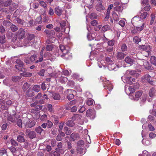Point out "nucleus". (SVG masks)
<instances>
[{
	"label": "nucleus",
	"mask_w": 156,
	"mask_h": 156,
	"mask_svg": "<svg viewBox=\"0 0 156 156\" xmlns=\"http://www.w3.org/2000/svg\"><path fill=\"white\" fill-rule=\"evenodd\" d=\"M23 123L27 128H31L34 126L35 122L34 121H31L26 118L24 119Z\"/></svg>",
	"instance_id": "nucleus-1"
},
{
	"label": "nucleus",
	"mask_w": 156,
	"mask_h": 156,
	"mask_svg": "<svg viewBox=\"0 0 156 156\" xmlns=\"http://www.w3.org/2000/svg\"><path fill=\"white\" fill-rule=\"evenodd\" d=\"M20 117L19 115H16L14 113L12 115H10L8 116L7 120L12 122H15L17 119Z\"/></svg>",
	"instance_id": "nucleus-2"
},
{
	"label": "nucleus",
	"mask_w": 156,
	"mask_h": 156,
	"mask_svg": "<svg viewBox=\"0 0 156 156\" xmlns=\"http://www.w3.org/2000/svg\"><path fill=\"white\" fill-rule=\"evenodd\" d=\"M122 81L125 83H127L129 84H131L133 82L135 81V78H132L131 77H125L123 76L122 77Z\"/></svg>",
	"instance_id": "nucleus-3"
},
{
	"label": "nucleus",
	"mask_w": 156,
	"mask_h": 156,
	"mask_svg": "<svg viewBox=\"0 0 156 156\" xmlns=\"http://www.w3.org/2000/svg\"><path fill=\"white\" fill-rule=\"evenodd\" d=\"M103 84L105 88L108 89L110 92L113 89V86L108 80L105 79L103 81Z\"/></svg>",
	"instance_id": "nucleus-4"
},
{
	"label": "nucleus",
	"mask_w": 156,
	"mask_h": 156,
	"mask_svg": "<svg viewBox=\"0 0 156 156\" xmlns=\"http://www.w3.org/2000/svg\"><path fill=\"white\" fill-rule=\"evenodd\" d=\"M16 34L19 39H22L25 36V31L24 29L22 28H20L19 29L17 32L16 33Z\"/></svg>",
	"instance_id": "nucleus-5"
},
{
	"label": "nucleus",
	"mask_w": 156,
	"mask_h": 156,
	"mask_svg": "<svg viewBox=\"0 0 156 156\" xmlns=\"http://www.w3.org/2000/svg\"><path fill=\"white\" fill-rule=\"evenodd\" d=\"M37 58V56L36 55H31L29 58H25L24 61L26 63L30 64V62H33L35 61V62Z\"/></svg>",
	"instance_id": "nucleus-6"
},
{
	"label": "nucleus",
	"mask_w": 156,
	"mask_h": 156,
	"mask_svg": "<svg viewBox=\"0 0 156 156\" xmlns=\"http://www.w3.org/2000/svg\"><path fill=\"white\" fill-rule=\"evenodd\" d=\"M76 93V91L70 89H68L67 90V98L69 100H71L74 97V94Z\"/></svg>",
	"instance_id": "nucleus-7"
},
{
	"label": "nucleus",
	"mask_w": 156,
	"mask_h": 156,
	"mask_svg": "<svg viewBox=\"0 0 156 156\" xmlns=\"http://www.w3.org/2000/svg\"><path fill=\"white\" fill-rule=\"evenodd\" d=\"M34 37V34H29L27 37V39L25 41V44L24 46H28L30 45V43L31 40H32Z\"/></svg>",
	"instance_id": "nucleus-8"
},
{
	"label": "nucleus",
	"mask_w": 156,
	"mask_h": 156,
	"mask_svg": "<svg viewBox=\"0 0 156 156\" xmlns=\"http://www.w3.org/2000/svg\"><path fill=\"white\" fill-rule=\"evenodd\" d=\"M25 133L26 135L30 139H32L36 137V134L34 131H30L27 129L26 130Z\"/></svg>",
	"instance_id": "nucleus-9"
},
{
	"label": "nucleus",
	"mask_w": 156,
	"mask_h": 156,
	"mask_svg": "<svg viewBox=\"0 0 156 156\" xmlns=\"http://www.w3.org/2000/svg\"><path fill=\"white\" fill-rule=\"evenodd\" d=\"M140 65L143 66L146 69H150V65L149 62L146 60H140Z\"/></svg>",
	"instance_id": "nucleus-10"
},
{
	"label": "nucleus",
	"mask_w": 156,
	"mask_h": 156,
	"mask_svg": "<svg viewBox=\"0 0 156 156\" xmlns=\"http://www.w3.org/2000/svg\"><path fill=\"white\" fill-rule=\"evenodd\" d=\"M59 48L61 51L63 53V54L61 55V57L65 56L69 52V51L66 49V48L63 45H60Z\"/></svg>",
	"instance_id": "nucleus-11"
},
{
	"label": "nucleus",
	"mask_w": 156,
	"mask_h": 156,
	"mask_svg": "<svg viewBox=\"0 0 156 156\" xmlns=\"http://www.w3.org/2000/svg\"><path fill=\"white\" fill-rule=\"evenodd\" d=\"M125 91L127 94L130 95L131 94L134 92L135 89L134 87L132 86L129 87L128 89L125 87Z\"/></svg>",
	"instance_id": "nucleus-12"
},
{
	"label": "nucleus",
	"mask_w": 156,
	"mask_h": 156,
	"mask_svg": "<svg viewBox=\"0 0 156 156\" xmlns=\"http://www.w3.org/2000/svg\"><path fill=\"white\" fill-rule=\"evenodd\" d=\"M96 1H97L98 4H97L96 6L97 10L99 11H101L102 10H104L105 9L104 7L102 5L101 2V0H95Z\"/></svg>",
	"instance_id": "nucleus-13"
},
{
	"label": "nucleus",
	"mask_w": 156,
	"mask_h": 156,
	"mask_svg": "<svg viewBox=\"0 0 156 156\" xmlns=\"http://www.w3.org/2000/svg\"><path fill=\"white\" fill-rule=\"evenodd\" d=\"M141 49L147 52L149 54V53L151 50V48L150 45H144L141 46Z\"/></svg>",
	"instance_id": "nucleus-14"
},
{
	"label": "nucleus",
	"mask_w": 156,
	"mask_h": 156,
	"mask_svg": "<svg viewBox=\"0 0 156 156\" xmlns=\"http://www.w3.org/2000/svg\"><path fill=\"white\" fill-rule=\"evenodd\" d=\"M11 2L12 0H6L4 2H0V7H6L10 5Z\"/></svg>",
	"instance_id": "nucleus-15"
},
{
	"label": "nucleus",
	"mask_w": 156,
	"mask_h": 156,
	"mask_svg": "<svg viewBox=\"0 0 156 156\" xmlns=\"http://www.w3.org/2000/svg\"><path fill=\"white\" fill-rule=\"evenodd\" d=\"M70 137L71 140L74 141L75 140L79 139V134L77 133H73L71 135Z\"/></svg>",
	"instance_id": "nucleus-16"
},
{
	"label": "nucleus",
	"mask_w": 156,
	"mask_h": 156,
	"mask_svg": "<svg viewBox=\"0 0 156 156\" xmlns=\"http://www.w3.org/2000/svg\"><path fill=\"white\" fill-rule=\"evenodd\" d=\"M38 101H36L34 103L31 105V106L32 107L36 106L37 111L39 110L42 109V106L41 105H38Z\"/></svg>",
	"instance_id": "nucleus-17"
},
{
	"label": "nucleus",
	"mask_w": 156,
	"mask_h": 156,
	"mask_svg": "<svg viewBox=\"0 0 156 156\" xmlns=\"http://www.w3.org/2000/svg\"><path fill=\"white\" fill-rule=\"evenodd\" d=\"M62 12V10L59 7H56L55 8V13L58 16H61Z\"/></svg>",
	"instance_id": "nucleus-18"
},
{
	"label": "nucleus",
	"mask_w": 156,
	"mask_h": 156,
	"mask_svg": "<svg viewBox=\"0 0 156 156\" xmlns=\"http://www.w3.org/2000/svg\"><path fill=\"white\" fill-rule=\"evenodd\" d=\"M60 27L62 28V31H65V28L64 27L66 26V23L65 20H62L59 22Z\"/></svg>",
	"instance_id": "nucleus-19"
},
{
	"label": "nucleus",
	"mask_w": 156,
	"mask_h": 156,
	"mask_svg": "<svg viewBox=\"0 0 156 156\" xmlns=\"http://www.w3.org/2000/svg\"><path fill=\"white\" fill-rule=\"evenodd\" d=\"M18 7V5L14 3H12L9 6V9L12 11H13L16 9Z\"/></svg>",
	"instance_id": "nucleus-20"
},
{
	"label": "nucleus",
	"mask_w": 156,
	"mask_h": 156,
	"mask_svg": "<svg viewBox=\"0 0 156 156\" xmlns=\"http://www.w3.org/2000/svg\"><path fill=\"white\" fill-rule=\"evenodd\" d=\"M17 140L20 143L25 142V139L24 136L22 135H19L17 137Z\"/></svg>",
	"instance_id": "nucleus-21"
},
{
	"label": "nucleus",
	"mask_w": 156,
	"mask_h": 156,
	"mask_svg": "<svg viewBox=\"0 0 156 156\" xmlns=\"http://www.w3.org/2000/svg\"><path fill=\"white\" fill-rule=\"evenodd\" d=\"M142 92L140 91H138L135 93V97L133 98L135 100H137L142 95Z\"/></svg>",
	"instance_id": "nucleus-22"
},
{
	"label": "nucleus",
	"mask_w": 156,
	"mask_h": 156,
	"mask_svg": "<svg viewBox=\"0 0 156 156\" xmlns=\"http://www.w3.org/2000/svg\"><path fill=\"white\" fill-rule=\"evenodd\" d=\"M143 78L145 80H146L148 82L151 84H153V81L150 80L151 76L148 74L145 75Z\"/></svg>",
	"instance_id": "nucleus-23"
},
{
	"label": "nucleus",
	"mask_w": 156,
	"mask_h": 156,
	"mask_svg": "<svg viewBox=\"0 0 156 156\" xmlns=\"http://www.w3.org/2000/svg\"><path fill=\"white\" fill-rule=\"evenodd\" d=\"M44 32L48 36H52L55 34V31L53 30H45Z\"/></svg>",
	"instance_id": "nucleus-24"
},
{
	"label": "nucleus",
	"mask_w": 156,
	"mask_h": 156,
	"mask_svg": "<svg viewBox=\"0 0 156 156\" xmlns=\"http://www.w3.org/2000/svg\"><path fill=\"white\" fill-rule=\"evenodd\" d=\"M126 55L122 52H119L117 55V57L119 59H123L126 56Z\"/></svg>",
	"instance_id": "nucleus-25"
},
{
	"label": "nucleus",
	"mask_w": 156,
	"mask_h": 156,
	"mask_svg": "<svg viewBox=\"0 0 156 156\" xmlns=\"http://www.w3.org/2000/svg\"><path fill=\"white\" fill-rule=\"evenodd\" d=\"M125 60L126 63L130 65L132 64L133 62V60L129 56L126 57L125 58Z\"/></svg>",
	"instance_id": "nucleus-26"
},
{
	"label": "nucleus",
	"mask_w": 156,
	"mask_h": 156,
	"mask_svg": "<svg viewBox=\"0 0 156 156\" xmlns=\"http://www.w3.org/2000/svg\"><path fill=\"white\" fill-rule=\"evenodd\" d=\"M23 66H21V65H17L15 66V67L17 69L21 71H24L25 70V69L23 67Z\"/></svg>",
	"instance_id": "nucleus-27"
},
{
	"label": "nucleus",
	"mask_w": 156,
	"mask_h": 156,
	"mask_svg": "<svg viewBox=\"0 0 156 156\" xmlns=\"http://www.w3.org/2000/svg\"><path fill=\"white\" fill-rule=\"evenodd\" d=\"M112 16L115 21H117L119 20V16L115 12H112Z\"/></svg>",
	"instance_id": "nucleus-28"
},
{
	"label": "nucleus",
	"mask_w": 156,
	"mask_h": 156,
	"mask_svg": "<svg viewBox=\"0 0 156 156\" xmlns=\"http://www.w3.org/2000/svg\"><path fill=\"white\" fill-rule=\"evenodd\" d=\"M148 13L146 12H143V13H141V15L140 16V19L143 20H145L147 15Z\"/></svg>",
	"instance_id": "nucleus-29"
},
{
	"label": "nucleus",
	"mask_w": 156,
	"mask_h": 156,
	"mask_svg": "<svg viewBox=\"0 0 156 156\" xmlns=\"http://www.w3.org/2000/svg\"><path fill=\"white\" fill-rule=\"evenodd\" d=\"M82 116L81 115L79 114L74 115L72 117V119L73 120H79L81 119Z\"/></svg>",
	"instance_id": "nucleus-30"
},
{
	"label": "nucleus",
	"mask_w": 156,
	"mask_h": 156,
	"mask_svg": "<svg viewBox=\"0 0 156 156\" xmlns=\"http://www.w3.org/2000/svg\"><path fill=\"white\" fill-rule=\"evenodd\" d=\"M104 61V63L107 64V65L111 64L112 63V62L111 59V58L108 57H106L105 58V61Z\"/></svg>",
	"instance_id": "nucleus-31"
},
{
	"label": "nucleus",
	"mask_w": 156,
	"mask_h": 156,
	"mask_svg": "<svg viewBox=\"0 0 156 156\" xmlns=\"http://www.w3.org/2000/svg\"><path fill=\"white\" fill-rule=\"evenodd\" d=\"M66 125L70 127H73L74 126L75 123L72 120L68 121L66 123Z\"/></svg>",
	"instance_id": "nucleus-32"
},
{
	"label": "nucleus",
	"mask_w": 156,
	"mask_h": 156,
	"mask_svg": "<svg viewBox=\"0 0 156 156\" xmlns=\"http://www.w3.org/2000/svg\"><path fill=\"white\" fill-rule=\"evenodd\" d=\"M64 130L65 133L67 135H69L72 132L71 130L66 126L64 127Z\"/></svg>",
	"instance_id": "nucleus-33"
},
{
	"label": "nucleus",
	"mask_w": 156,
	"mask_h": 156,
	"mask_svg": "<svg viewBox=\"0 0 156 156\" xmlns=\"http://www.w3.org/2000/svg\"><path fill=\"white\" fill-rule=\"evenodd\" d=\"M53 98L54 100H59L60 99V96L58 93H56L54 94L53 95Z\"/></svg>",
	"instance_id": "nucleus-34"
},
{
	"label": "nucleus",
	"mask_w": 156,
	"mask_h": 156,
	"mask_svg": "<svg viewBox=\"0 0 156 156\" xmlns=\"http://www.w3.org/2000/svg\"><path fill=\"white\" fill-rule=\"evenodd\" d=\"M21 75L24 76L30 77L32 76V74L31 73L29 72H23L21 73Z\"/></svg>",
	"instance_id": "nucleus-35"
},
{
	"label": "nucleus",
	"mask_w": 156,
	"mask_h": 156,
	"mask_svg": "<svg viewBox=\"0 0 156 156\" xmlns=\"http://www.w3.org/2000/svg\"><path fill=\"white\" fill-rule=\"evenodd\" d=\"M108 67L110 70H112L114 69L115 68V64L112 63L109 64L108 65Z\"/></svg>",
	"instance_id": "nucleus-36"
},
{
	"label": "nucleus",
	"mask_w": 156,
	"mask_h": 156,
	"mask_svg": "<svg viewBox=\"0 0 156 156\" xmlns=\"http://www.w3.org/2000/svg\"><path fill=\"white\" fill-rule=\"evenodd\" d=\"M40 87L38 85H35L33 87V89L34 91L36 92H38L40 90Z\"/></svg>",
	"instance_id": "nucleus-37"
},
{
	"label": "nucleus",
	"mask_w": 156,
	"mask_h": 156,
	"mask_svg": "<svg viewBox=\"0 0 156 156\" xmlns=\"http://www.w3.org/2000/svg\"><path fill=\"white\" fill-rule=\"evenodd\" d=\"M10 28L13 32L16 31L18 29V27L14 24L12 25L11 26Z\"/></svg>",
	"instance_id": "nucleus-38"
},
{
	"label": "nucleus",
	"mask_w": 156,
	"mask_h": 156,
	"mask_svg": "<svg viewBox=\"0 0 156 156\" xmlns=\"http://www.w3.org/2000/svg\"><path fill=\"white\" fill-rule=\"evenodd\" d=\"M150 60L152 64L154 65L156 64V58L155 56H151L150 58Z\"/></svg>",
	"instance_id": "nucleus-39"
},
{
	"label": "nucleus",
	"mask_w": 156,
	"mask_h": 156,
	"mask_svg": "<svg viewBox=\"0 0 156 156\" xmlns=\"http://www.w3.org/2000/svg\"><path fill=\"white\" fill-rule=\"evenodd\" d=\"M53 45L52 44H50L47 45L46 49L48 51H51L52 50L53 48Z\"/></svg>",
	"instance_id": "nucleus-40"
},
{
	"label": "nucleus",
	"mask_w": 156,
	"mask_h": 156,
	"mask_svg": "<svg viewBox=\"0 0 156 156\" xmlns=\"http://www.w3.org/2000/svg\"><path fill=\"white\" fill-rule=\"evenodd\" d=\"M43 130L42 129L41 126H38L37 128H36L35 129V131L36 132L40 134L42 131Z\"/></svg>",
	"instance_id": "nucleus-41"
},
{
	"label": "nucleus",
	"mask_w": 156,
	"mask_h": 156,
	"mask_svg": "<svg viewBox=\"0 0 156 156\" xmlns=\"http://www.w3.org/2000/svg\"><path fill=\"white\" fill-rule=\"evenodd\" d=\"M114 9L119 12H122V9L121 6H116L114 8Z\"/></svg>",
	"instance_id": "nucleus-42"
},
{
	"label": "nucleus",
	"mask_w": 156,
	"mask_h": 156,
	"mask_svg": "<svg viewBox=\"0 0 156 156\" xmlns=\"http://www.w3.org/2000/svg\"><path fill=\"white\" fill-rule=\"evenodd\" d=\"M141 39L138 37H135L133 39V41L135 43L138 44L139 42H140Z\"/></svg>",
	"instance_id": "nucleus-43"
},
{
	"label": "nucleus",
	"mask_w": 156,
	"mask_h": 156,
	"mask_svg": "<svg viewBox=\"0 0 156 156\" xmlns=\"http://www.w3.org/2000/svg\"><path fill=\"white\" fill-rule=\"evenodd\" d=\"M78 152L80 154H83L85 153V149L83 148L82 147H79L77 149Z\"/></svg>",
	"instance_id": "nucleus-44"
},
{
	"label": "nucleus",
	"mask_w": 156,
	"mask_h": 156,
	"mask_svg": "<svg viewBox=\"0 0 156 156\" xmlns=\"http://www.w3.org/2000/svg\"><path fill=\"white\" fill-rule=\"evenodd\" d=\"M110 29V27L108 25H105L102 28V30L103 31H105L108 30H109Z\"/></svg>",
	"instance_id": "nucleus-45"
},
{
	"label": "nucleus",
	"mask_w": 156,
	"mask_h": 156,
	"mask_svg": "<svg viewBox=\"0 0 156 156\" xmlns=\"http://www.w3.org/2000/svg\"><path fill=\"white\" fill-rule=\"evenodd\" d=\"M94 101L93 99H90L87 100L86 104L88 105H91L93 104Z\"/></svg>",
	"instance_id": "nucleus-46"
},
{
	"label": "nucleus",
	"mask_w": 156,
	"mask_h": 156,
	"mask_svg": "<svg viewBox=\"0 0 156 156\" xmlns=\"http://www.w3.org/2000/svg\"><path fill=\"white\" fill-rule=\"evenodd\" d=\"M10 141H11V143L12 146H15V147L18 146V143H17V142L16 141H15L14 140H13V139H11Z\"/></svg>",
	"instance_id": "nucleus-47"
},
{
	"label": "nucleus",
	"mask_w": 156,
	"mask_h": 156,
	"mask_svg": "<svg viewBox=\"0 0 156 156\" xmlns=\"http://www.w3.org/2000/svg\"><path fill=\"white\" fill-rule=\"evenodd\" d=\"M42 55H41V56L39 57V59L38 60H37L36 61V63H38L39 62H41L43 60V59L44 60H45L46 59V58H45V54H44V58H43Z\"/></svg>",
	"instance_id": "nucleus-48"
},
{
	"label": "nucleus",
	"mask_w": 156,
	"mask_h": 156,
	"mask_svg": "<svg viewBox=\"0 0 156 156\" xmlns=\"http://www.w3.org/2000/svg\"><path fill=\"white\" fill-rule=\"evenodd\" d=\"M36 21L37 23L38 24H41L42 22V18L41 16H39L37 17L36 19Z\"/></svg>",
	"instance_id": "nucleus-49"
},
{
	"label": "nucleus",
	"mask_w": 156,
	"mask_h": 156,
	"mask_svg": "<svg viewBox=\"0 0 156 156\" xmlns=\"http://www.w3.org/2000/svg\"><path fill=\"white\" fill-rule=\"evenodd\" d=\"M154 89L153 88L151 89L150 90L149 94L150 97H152L154 96Z\"/></svg>",
	"instance_id": "nucleus-50"
},
{
	"label": "nucleus",
	"mask_w": 156,
	"mask_h": 156,
	"mask_svg": "<svg viewBox=\"0 0 156 156\" xmlns=\"http://www.w3.org/2000/svg\"><path fill=\"white\" fill-rule=\"evenodd\" d=\"M29 85L27 83H24L23 86V89L24 91H26L29 87Z\"/></svg>",
	"instance_id": "nucleus-51"
},
{
	"label": "nucleus",
	"mask_w": 156,
	"mask_h": 156,
	"mask_svg": "<svg viewBox=\"0 0 156 156\" xmlns=\"http://www.w3.org/2000/svg\"><path fill=\"white\" fill-rule=\"evenodd\" d=\"M135 73V72L134 70H128L126 72V74L128 75H133Z\"/></svg>",
	"instance_id": "nucleus-52"
},
{
	"label": "nucleus",
	"mask_w": 156,
	"mask_h": 156,
	"mask_svg": "<svg viewBox=\"0 0 156 156\" xmlns=\"http://www.w3.org/2000/svg\"><path fill=\"white\" fill-rule=\"evenodd\" d=\"M17 125L20 128L22 127V120L20 119H17Z\"/></svg>",
	"instance_id": "nucleus-53"
},
{
	"label": "nucleus",
	"mask_w": 156,
	"mask_h": 156,
	"mask_svg": "<svg viewBox=\"0 0 156 156\" xmlns=\"http://www.w3.org/2000/svg\"><path fill=\"white\" fill-rule=\"evenodd\" d=\"M5 42V37L4 35L0 36V43L3 44Z\"/></svg>",
	"instance_id": "nucleus-54"
},
{
	"label": "nucleus",
	"mask_w": 156,
	"mask_h": 156,
	"mask_svg": "<svg viewBox=\"0 0 156 156\" xmlns=\"http://www.w3.org/2000/svg\"><path fill=\"white\" fill-rule=\"evenodd\" d=\"M64 124V122H62L59 123L58 125L59 129H58V131L59 132H60V131H62Z\"/></svg>",
	"instance_id": "nucleus-55"
},
{
	"label": "nucleus",
	"mask_w": 156,
	"mask_h": 156,
	"mask_svg": "<svg viewBox=\"0 0 156 156\" xmlns=\"http://www.w3.org/2000/svg\"><path fill=\"white\" fill-rule=\"evenodd\" d=\"M93 110L91 109H89L86 112V116L87 117H90L92 115Z\"/></svg>",
	"instance_id": "nucleus-56"
},
{
	"label": "nucleus",
	"mask_w": 156,
	"mask_h": 156,
	"mask_svg": "<svg viewBox=\"0 0 156 156\" xmlns=\"http://www.w3.org/2000/svg\"><path fill=\"white\" fill-rule=\"evenodd\" d=\"M39 4L41 6L44 8H46L47 7V5L46 3L44 1L40 2Z\"/></svg>",
	"instance_id": "nucleus-57"
},
{
	"label": "nucleus",
	"mask_w": 156,
	"mask_h": 156,
	"mask_svg": "<svg viewBox=\"0 0 156 156\" xmlns=\"http://www.w3.org/2000/svg\"><path fill=\"white\" fill-rule=\"evenodd\" d=\"M104 61L101 60V61H98V65L99 67L101 68L103 66H105V65L103 64Z\"/></svg>",
	"instance_id": "nucleus-58"
},
{
	"label": "nucleus",
	"mask_w": 156,
	"mask_h": 156,
	"mask_svg": "<svg viewBox=\"0 0 156 156\" xmlns=\"http://www.w3.org/2000/svg\"><path fill=\"white\" fill-rule=\"evenodd\" d=\"M11 23L9 21L5 20L3 22V25L5 26H9L10 25Z\"/></svg>",
	"instance_id": "nucleus-59"
},
{
	"label": "nucleus",
	"mask_w": 156,
	"mask_h": 156,
	"mask_svg": "<svg viewBox=\"0 0 156 156\" xmlns=\"http://www.w3.org/2000/svg\"><path fill=\"white\" fill-rule=\"evenodd\" d=\"M114 42L115 40H112L109 41L108 42V45L110 46H112L114 45Z\"/></svg>",
	"instance_id": "nucleus-60"
},
{
	"label": "nucleus",
	"mask_w": 156,
	"mask_h": 156,
	"mask_svg": "<svg viewBox=\"0 0 156 156\" xmlns=\"http://www.w3.org/2000/svg\"><path fill=\"white\" fill-rule=\"evenodd\" d=\"M21 79V77L19 76H14L12 78V80L14 82H16Z\"/></svg>",
	"instance_id": "nucleus-61"
},
{
	"label": "nucleus",
	"mask_w": 156,
	"mask_h": 156,
	"mask_svg": "<svg viewBox=\"0 0 156 156\" xmlns=\"http://www.w3.org/2000/svg\"><path fill=\"white\" fill-rule=\"evenodd\" d=\"M148 127L149 130L150 131H153L155 130V128L150 123L148 125Z\"/></svg>",
	"instance_id": "nucleus-62"
},
{
	"label": "nucleus",
	"mask_w": 156,
	"mask_h": 156,
	"mask_svg": "<svg viewBox=\"0 0 156 156\" xmlns=\"http://www.w3.org/2000/svg\"><path fill=\"white\" fill-rule=\"evenodd\" d=\"M17 22L22 25H23L24 23V21L19 18H17L16 19Z\"/></svg>",
	"instance_id": "nucleus-63"
},
{
	"label": "nucleus",
	"mask_w": 156,
	"mask_h": 156,
	"mask_svg": "<svg viewBox=\"0 0 156 156\" xmlns=\"http://www.w3.org/2000/svg\"><path fill=\"white\" fill-rule=\"evenodd\" d=\"M121 49L122 51H124L127 50V47L126 45L124 44L121 46Z\"/></svg>",
	"instance_id": "nucleus-64"
}]
</instances>
